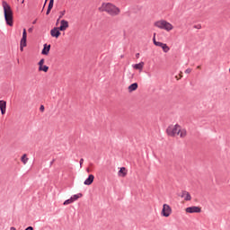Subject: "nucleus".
<instances>
[{"label":"nucleus","instance_id":"31","mask_svg":"<svg viewBox=\"0 0 230 230\" xmlns=\"http://www.w3.org/2000/svg\"><path fill=\"white\" fill-rule=\"evenodd\" d=\"M44 105H40V112H44Z\"/></svg>","mask_w":230,"mask_h":230},{"label":"nucleus","instance_id":"30","mask_svg":"<svg viewBox=\"0 0 230 230\" xmlns=\"http://www.w3.org/2000/svg\"><path fill=\"white\" fill-rule=\"evenodd\" d=\"M80 167L82 168V164H84V158H81L79 161Z\"/></svg>","mask_w":230,"mask_h":230},{"label":"nucleus","instance_id":"29","mask_svg":"<svg viewBox=\"0 0 230 230\" xmlns=\"http://www.w3.org/2000/svg\"><path fill=\"white\" fill-rule=\"evenodd\" d=\"M185 73H186L187 75H190V73H191V68H187V69L185 70Z\"/></svg>","mask_w":230,"mask_h":230},{"label":"nucleus","instance_id":"17","mask_svg":"<svg viewBox=\"0 0 230 230\" xmlns=\"http://www.w3.org/2000/svg\"><path fill=\"white\" fill-rule=\"evenodd\" d=\"M184 195H186L184 200H191V195L190 194V192L186 191V190H183L182 191V194H181V197H184Z\"/></svg>","mask_w":230,"mask_h":230},{"label":"nucleus","instance_id":"34","mask_svg":"<svg viewBox=\"0 0 230 230\" xmlns=\"http://www.w3.org/2000/svg\"><path fill=\"white\" fill-rule=\"evenodd\" d=\"M25 230H35V229H33V226H28L27 228H25Z\"/></svg>","mask_w":230,"mask_h":230},{"label":"nucleus","instance_id":"16","mask_svg":"<svg viewBox=\"0 0 230 230\" xmlns=\"http://www.w3.org/2000/svg\"><path fill=\"white\" fill-rule=\"evenodd\" d=\"M119 177H127V168L121 167L118 172Z\"/></svg>","mask_w":230,"mask_h":230},{"label":"nucleus","instance_id":"41","mask_svg":"<svg viewBox=\"0 0 230 230\" xmlns=\"http://www.w3.org/2000/svg\"><path fill=\"white\" fill-rule=\"evenodd\" d=\"M87 172H89V169H87Z\"/></svg>","mask_w":230,"mask_h":230},{"label":"nucleus","instance_id":"36","mask_svg":"<svg viewBox=\"0 0 230 230\" xmlns=\"http://www.w3.org/2000/svg\"><path fill=\"white\" fill-rule=\"evenodd\" d=\"M136 58H139V53L136 54Z\"/></svg>","mask_w":230,"mask_h":230},{"label":"nucleus","instance_id":"18","mask_svg":"<svg viewBox=\"0 0 230 230\" xmlns=\"http://www.w3.org/2000/svg\"><path fill=\"white\" fill-rule=\"evenodd\" d=\"M39 71H43V73H48V71H49V66L46 65H41L40 66H39Z\"/></svg>","mask_w":230,"mask_h":230},{"label":"nucleus","instance_id":"40","mask_svg":"<svg viewBox=\"0 0 230 230\" xmlns=\"http://www.w3.org/2000/svg\"><path fill=\"white\" fill-rule=\"evenodd\" d=\"M22 3H24V0H22Z\"/></svg>","mask_w":230,"mask_h":230},{"label":"nucleus","instance_id":"37","mask_svg":"<svg viewBox=\"0 0 230 230\" xmlns=\"http://www.w3.org/2000/svg\"><path fill=\"white\" fill-rule=\"evenodd\" d=\"M59 21H60V20H58V19L57 20L56 25H58Z\"/></svg>","mask_w":230,"mask_h":230},{"label":"nucleus","instance_id":"24","mask_svg":"<svg viewBox=\"0 0 230 230\" xmlns=\"http://www.w3.org/2000/svg\"><path fill=\"white\" fill-rule=\"evenodd\" d=\"M59 13H60V15L58 17V21H60L62 19V17H64L66 15V10L61 11Z\"/></svg>","mask_w":230,"mask_h":230},{"label":"nucleus","instance_id":"15","mask_svg":"<svg viewBox=\"0 0 230 230\" xmlns=\"http://www.w3.org/2000/svg\"><path fill=\"white\" fill-rule=\"evenodd\" d=\"M137 87H138V84H137V83H133V84H131L129 86H128V93H134V91H137Z\"/></svg>","mask_w":230,"mask_h":230},{"label":"nucleus","instance_id":"10","mask_svg":"<svg viewBox=\"0 0 230 230\" xmlns=\"http://www.w3.org/2000/svg\"><path fill=\"white\" fill-rule=\"evenodd\" d=\"M0 111L2 116H4V114H6V101L0 100Z\"/></svg>","mask_w":230,"mask_h":230},{"label":"nucleus","instance_id":"39","mask_svg":"<svg viewBox=\"0 0 230 230\" xmlns=\"http://www.w3.org/2000/svg\"><path fill=\"white\" fill-rule=\"evenodd\" d=\"M197 68H198V69H200V66H198Z\"/></svg>","mask_w":230,"mask_h":230},{"label":"nucleus","instance_id":"2","mask_svg":"<svg viewBox=\"0 0 230 230\" xmlns=\"http://www.w3.org/2000/svg\"><path fill=\"white\" fill-rule=\"evenodd\" d=\"M101 12H106L109 13V15H111V17H116V15H119V13L121 10H119V7L112 4L111 3H102V7L99 8Z\"/></svg>","mask_w":230,"mask_h":230},{"label":"nucleus","instance_id":"9","mask_svg":"<svg viewBox=\"0 0 230 230\" xmlns=\"http://www.w3.org/2000/svg\"><path fill=\"white\" fill-rule=\"evenodd\" d=\"M58 28L60 31H66V28H69V22L66 20H61L60 26Z\"/></svg>","mask_w":230,"mask_h":230},{"label":"nucleus","instance_id":"12","mask_svg":"<svg viewBox=\"0 0 230 230\" xmlns=\"http://www.w3.org/2000/svg\"><path fill=\"white\" fill-rule=\"evenodd\" d=\"M51 49V45L44 44L43 49L41 50V55H49V51Z\"/></svg>","mask_w":230,"mask_h":230},{"label":"nucleus","instance_id":"26","mask_svg":"<svg viewBox=\"0 0 230 230\" xmlns=\"http://www.w3.org/2000/svg\"><path fill=\"white\" fill-rule=\"evenodd\" d=\"M44 62H45L44 58H41V59L39 61V63H38L39 67H40L41 66H44Z\"/></svg>","mask_w":230,"mask_h":230},{"label":"nucleus","instance_id":"32","mask_svg":"<svg viewBox=\"0 0 230 230\" xmlns=\"http://www.w3.org/2000/svg\"><path fill=\"white\" fill-rule=\"evenodd\" d=\"M48 4V0H45V3L43 4L42 12H44V8H46V4Z\"/></svg>","mask_w":230,"mask_h":230},{"label":"nucleus","instance_id":"35","mask_svg":"<svg viewBox=\"0 0 230 230\" xmlns=\"http://www.w3.org/2000/svg\"><path fill=\"white\" fill-rule=\"evenodd\" d=\"M53 163H55V159H53L50 164H49V166H53Z\"/></svg>","mask_w":230,"mask_h":230},{"label":"nucleus","instance_id":"6","mask_svg":"<svg viewBox=\"0 0 230 230\" xmlns=\"http://www.w3.org/2000/svg\"><path fill=\"white\" fill-rule=\"evenodd\" d=\"M161 215L162 217H165L166 218H168V217L172 215V207H170V205L168 204H164Z\"/></svg>","mask_w":230,"mask_h":230},{"label":"nucleus","instance_id":"11","mask_svg":"<svg viewBox=\"0 0 230 230\" xmlns=\"http://www.w3.org/2000/svg\"><path fill=\"white\" fill-rule=\"evenodd\" d=\"M94 182V175L89 174L88 178L84 181V186H91Z\"/></svg>","mask_w":230,"mask_h":230},{"label":"nucleus","instance_id":"28","mask_svg":"<svg viewBox=\"0 0 230 230\" xmlns=\"http://www.w3.org/2000/svg\"><path fill=\"white\" fill-rule=\"evenodd\" d=\"M193 28H195L196 30H200L202 28V25L200 24L194 25Z\"/></svg>","mask_w":230,"mask_h":230},{"label":"nucleus","instance_id":"1","mask_svg":"<svg viewBox=\"0 0 230 230\" xmlns=\"http://www.w3.org/2000/svg\"><path fill=\"white\" fill-rule=\"evenodd\" d=\"M2 5L4 21L7 26H13V11H12V6H10L6 1H2Z\"/></svg>","mask_w":230,"mask_h":230},{"label":"nucleus","instance_id":"13","mask_svg":"<svg viewBox=\"0 0 230 230\" xmlns=\"http://www.w3.org/2000/svg\"><path fill=\"white\" fill-rule=\"evenodd\" d=\"M27 45V39L22 38L20 41V51H24V48H26Z\"/></svg>","mask_w":230,"mask_h":230},{"label":"nucleus","instance_id":"3","mask_svg":"<svg viewBox=\"0 0 230 230\" xmlns=\"http://www.w3.org/2000/svg\"><path fill=\"white\" fill-rule=\"evenodd\" d=\"M155 26L160 30H166V31H172L173 30V25L164 20L155 22Z\"/></svg>","mask_w":230,"mask_h":230},{"label":"nucleus","instance_id":"8","mask_svg":"<svg viewBox=\"0 0 230 230\" xmlns=\"http://www.w3.org/2000/svg\"><path fill=\"white\" fill-rule=\"evenodd\" d=\"M186 213H200L202 211V208L200 207H188L185 209Z\"/></svg>","mask_w":230,"mask_h":230},{"label":"nucleus","instance_id":"21","mask_svg":"<svg viewBox=\"0 0 230 230\" xmlns=\"http://www.w3.org/2000/svg\"><path fill=\"white\" fill-rule=\"evenodd\" d=\"M73 202H75V201H73V199L70 198V199L65 200L63 204H64V206H67L69 204H73Z\"/></svg>","mask_w":230,"mask_h":230},{"label":"nucleus","instance_id":"14","mask_svg":"<svg viewBox=\"0 0 230 230\" xmlns=\"http://www.w3.org/2000/svg\"><path fill=\"white\" fill-rule=\"evenodd\" d=\"M144 66H145V62L141 61V62L138 63V64L133 65V67H134V69H137V70H138V71H143Z\"/></svg>","mask_w":230,"mask_h":230},{"label":"nucleus","instance_id":"4","mask_svg":"<svg viewBox=\"0 0 230 230\" xmlns=\"http://www.w3.org/2000/svg\"><path fill=\"white\" fill-rule=\"evenodd\" d=\"M166 134L169 135L171 137H175V135L179 136L181 134V126L176 124L174 126H169L166 128Z\"/></svg>","mask_w":230,"mask_h":230},{"label":"nucleus","instance_id":"38","mask_svg":"<svg viewBox=\"0 0 230 230\" xmlns=\"http://www.w3.org/2000/svg\"><path fill=\"white\" fill-rule=\"evenodd\" d=\"M37 22V20H35L34 22H32V24H35Z\"/></svg>","mask_w":230,"mask_h":230},{"label":"nucleus","instance_id":"5","mask_svg":"<svg viewBox=\"0 0 230 230\" xmlns=\"http://www.w3.org/2000/svg\"><path fill=\"white\" fill-rule=\"evenodd\" d=\"M155 35L156 34L155 32L154 36H153V42H154L155 46H157L158 48H162L164 53H168V51H170V47H168V45L165 43L155 40Z\"/></svg>","mask_w":230,"mask_h":230},{"label":"nucleus","instance_id":"33","mask_svg":"<svg viewBox=\"0 0 230 230\" xmlns=\"http://www.w3.org/2000/svg\"><path fill=\"white\" fill-rule=\"evenodd\" d=\"M28 31H29V33H32L33 32V27L29 28Z\"/></svg>","mask_w":230,"mask_h":230},{"label":"nucleus","instance_id":"19","mask_svg":"<svg viewBox=\"0 0 230 230\" xmlns=\"http://www.w3.org/2000/svg\"><path fill=\"white\" fill-rule=\"evenodd\" d=\"M81 197H84V194L82 193H78V194H75L71 197L72 200L75 202V200H78V199H80Z\"/></svg>","mask_w":230,"mask_h":230},{"label":"nucleus","instance_id":"25","mask_svg":"<svg viewBox=\"0 0 230 230\" xmlns=\"http://www.w3.org/2000/svg\"><path fill=\"white\" fill-rule=\"evenodd\" d=\"M51 10H53V7L48 5V9H47V12H46V15H49V13H51Z\"/></svg>","mask_w":230,"mask_h":230},{"label":"nucleus","instance_id":"22","mask_svg":"<svg viewBox=\"0 0 230 230\" xmlns=\"http://www.w3.org/2000/svg\"><path fill=\"white\" fill-rule=\"evenodd\" d=\"M22 163H23V164H26V163H28V158L26 157V154H24L22 158H21Z\"/></svg>","mask_w":230,"mask_h":230},{"label":"nucleus","instance_id":"7","mask_svg":"<svg viewBox=\"0 0 230 230\" xmlns=\"http://www.w3.org/2000/svg\"><path fill=\"white\" fill-rule=\"evenodd\" d=\"M60 31H60L59 27H54L50 31V35H51V37H54L55 39H58V37H60V35H62V33Z\"/></svg>","mask_w":230,"mask_h":230},{"label":"nucleus","instance_id":"20","mask_svg":"<svg viewBox=\"0 0 230 230\" xmlns=\"http://www.w3.org/2000/svg\"><path fill=\"white\" fill-rule=\"evenodd\" d=\"M187 134L186 129H180V137H186Z\"/></svg>","mask_w":230,"mask_h":230},{"label":"nucleus","instance_id":"27","mask_svg":"<svg viewBox=\"0 0 230 230\" xmlns=\"http://www.w3.org/2000/svg\"><path fill=\"white\" fill-rule=\"evenodd\" d=\"M53 4H55V0H49V6L53 8Z\"/></svg>","mask_w":230,"mask_h":230},{"label":"nucleus","instance_id":"23","mask_svg":"<svg viewBox=\"0 0 230 230\" xmlns=\"http://www.w3.org/2000/svg\"><path fill=\"white\" fill-rule=\"evenodd\" d=\"M22 39H28V32H26V29H23Z\"/></svg>","mask_w":230,"mask_h":230}]
</instances>
